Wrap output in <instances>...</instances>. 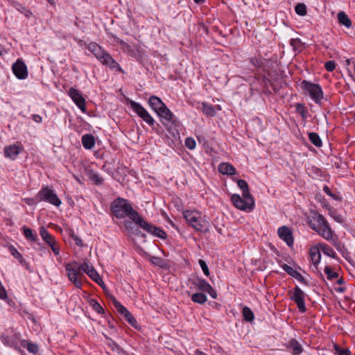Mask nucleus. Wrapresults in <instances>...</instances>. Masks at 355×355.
Here are the masks:
<instances>
[{
	"label": "nucleus",
	"instance_id": "1",
	"mask_svg": "<svg viewBox=\"0 0 355 355\" xmlns=\"http://www.w3.org/2000/svg\"><path fill=\"white\" fill-rule=\"evenodd\" d=\"M110 210L113 216L118 219L128 217L134 221L139 216V213L133 209L130 202L127 199L121 197L111 202Z\"/></svg>",
	"mask_w": 355,
	"mask_h": 355
},
{
	"label": "nucleus",
	"instance_id": "2",
	"mask_svg": "<svg viewBox=\"0 0 355 355\" xmlns=\"http://www.w3.org/2000/svg\"><path fill=\"white\" fill-rule=\"evenodd\" d=\"M86 48L96 57V58L103 64L108 67L110 69H117L118 71L123 73V69L119 63L106 51L103 47L96 42H90L87 44Z\"/></svg>",
	"mask_w": 355,
	"mask_h": 355
},
{
	"label": "nucleus",
	"instance_id": "3",
	"mask_svg": "<svg viewBox=\"0 0 355 355\" xmlns=\"http://www.w3.org/2000/svg\"><path fill=\"white\" fill-rule=\"evenodd\" d=\"M187 223L196 230L207 233L209 230V223L205 216L197 210H187L183 213Z\"/></svg>",
	"mask_w": 355,
	"mask_h": 355
},
{
	"label": "nucleus",
	"instance_id": "4",
	"mask_svg": "<svg viewBox=\"0 0 355 355\" xmlns=\"http://www.w3.org/2000/svg\"><path fill=\"white\" fill-rule=\"evenodd\" d=\"M160 122L170 132L174 134L178 132L181 128V123L178 117L166 106L157 114Z\"/></svg>",
	"mask_w": 355,
	"mask_h": 355
},
{
	"label": "nucleus",
	"instance_id": "5",
	"mask_svg": "<svg viewBox=\"0 0 355 355\" xmlns=\"http://www.w3.org/2000/svg\"><path fill=\"white\" fill-rule=\"evenodd\" d=\"M0 340L4 345L13 348L18 352H22L19 345L21 340V334L14 328H9L3 331H0Z\"/></svg>",
	"mask_w": 355,
	"mask_h": 355
},
{
	"label": "nucleus",
	"instance_id": "6",
	"mask_svg": "<svg viewBox=\"0 0 355 355\" xmlns=\"http://www.w3.org/2000/svg\"><path fill=\"white\" fill-rule=\"evenodd\" d=\"M300 87L304 92L306 94H309L310 98L316 104H321V102L324 98V93L322 87L319 84L304 80L301 82Z\"/></svg>",
	"mask_w": 355,
	"mask_h": 355
},
{
	"label": "nucleus",
	"instance_id": "7",
	"mask_svg": "<svg viewBox=\"0 0 355 355\" xmlns=\"http://www.w3.org/2000/svg\"><path fill=\"white\" fill-rule=\"evenodd\" d=\"M318 223V227L313 226L312 229L315 231L320 236L327 241H333V239L336 237V234L331 228L328 221L320 214H318L315 218Z\"/></svg>",
	"mask_w": 355,
	"mask_h": 355
},
{
	"label": "nucleus",
	"instance_id": "8",
	"mask_svg": "<svg viewBox=\"0 0 355 355\" xmlns=\"http://www.w3.org/2000/svg\"><path fill=\"white\" fill-rule=\"evenodd\" d=\"M114 41L121 46L123 53L135 58L137 61H141L143 55V50L139 44L130 45L119 37L114 36Z\"/></svg>",
	"mask_w": 355,
	"mask_h": 355
},
{
	"label": "nucleus",
	"instance_id": "9",
	"mask_svg": "<svg viewBox=\"0 0 355 355\" xmlns=\"http://www.w3.org/2000/svg\"><path fill=\"white\" fill-rule=\"evenodd\" d=\"M37 197L40 202L44 201L56 207L61 204V200L51 187L43 186L37 193Z\"/></svg>",
	"mask_w": 355,
	"mask_h": 355
},
{
	"label": "nucleus",
	"instance_id": "10",
	"mask_svg": "<svg viewBox=\"0 0 355 355\" xmlns=\"http://www.w3.org/2000/svg\"><path fill=\"white\" fill-rule=\"evenodd\" d=\"M231 201L235 207L243 211H251L254 207V201L252 196L242 198L239 194H232Z\"/></svg>",
	"mask_w": 355,
	"mask_h": 355
},
{
	"label": "nucleus",
	"instance_id": "11",
	"mask_svg": "<svg viewBox=\"0 0 355 355\" xmlns=\"http://www.w3.org/2000/svg\"><path fill=\"white\" fill-rule=\"evenodd\" d=\"M130 106L132 110L151 128H154L155 121L148 112L140 103L134 101H130Z\"/></svg>",
	"mask_w": 355,
	"mask_h": 355
},
{
	"label": "nucleus",
	"instance_id": "12",
	"mask_svg": "<svg viewBox=\"0 0 355 355\" xmlns=\"http://www.w3.org/2000/svg\"><path fill=\"white\" fill-rule=\"evenodd\" d=\"M189 281L196 289L207 293L213 299H216L217 297L216 291L205 279L196 277L191 279Z\"/></svg>",
	"mask_w": 355,
	"mask_h": 355
},
{
	"label": "nucleus",
	"instance_id": "13",
	"mask_svg": "<svg viewBox=\"0 0 355 355\" xmlns=\"http://www.w3.org/2000/svg\"><path fill=\"white\" fill-rule=\"evenodd\" d=\"M306 296V295L304 292L297 286L294 288L291 295V300L297 304V306L301 313H305L306 311L305 306Z\"/></svg>",
	"mask_w": 355,
	"mask_h": 355
},
{
	"label": "nucleus",
	"instance_id": "14",
	"mask_svg": "<svg viewBox=\"0 0 355 355\" xmlns=\"http://www.w3.org/2000/svg\"><path fill=\"white\" fill-rule=\"evenodd\" d=\"M68 96L83 112H86V101L79 90L71 87L68 91Z\"/></svg>",
	"mask_w": 355,
	"mask_h": 355
},
{
	"label": "nucleus",
	"instance_id": "15",
	"mask_svg": "<svg viewBox=\"0 0 355 355\" xmlns=\"http://www.w3.org/2000/svg\"><path fill=\"white\" fill-rule=\"evenodd\" d=\"M14 75L19 80H24L28 77V69L23 60L18 59L12 67Z\"/></svg>",
	"mask_w": 355,
	"mask_h": 355
},
{
	"label": "nucleus",
	"instance_id": "16",
	"mask_svg": "<svg viewBox=\"0 0 355 355\" xmlns=\"http://www.w3.org/2000/svg\"><path fill=\"white\" fill-rule=\"evenodd\" d=\"M79 270L85 272L93 281L96 283L101 284L103 282V280L96 269L93 267V266L89 264L88 263H84L79 266Z\"/></svg>",
	"mask_w": 355,
	"mask_h": 355
},
{
	"label": "nucleus",
	"instance_id": "17",
	"mask_svg": "<svg viewBox=\"0 0 355 355\" xmlns=\"http://www.w3.org/2000/svg\"><path fill=\"white\" fill-rule=\"evenodd\" d=\"M277 234L279 237L284 241L289 247H292L294 243V238L292 231L287 226H282L278 228Z\"/></svg>",
	"mask_w": 355,
	"mask_h": 355
},
{
	"label": "nucleus",
	"instance_id": "18",
	"mask_svg": "<svg viewBox=\"0 0 355 355\" xmlns=\"http://www.w3.org/2000/svg\"><path fill=\"white\" fill-rule=\"evenodd\" d=\"M81 270H72L68 267V279L72 282L76 288H80L83 285L84 275Z\"/></svg>",
	"mask_w": 355,
	"mask_h": 355
},
{
	"label": "nucleus",
	"instance_id": "19",
	"mask_svg": "<svg viewBox=\"0 0 355 355\" xmlns=\"http://www.w3.org/2000/svg\"><path fill=\"white\" fill-rule=\"evenodd\" d=\"M148 103L150 108L157 114L166 107V104L161 100L160 98L154 95L149 98Z\"/></svg>",
	"mask_w": 355,
	"mask_h": 355
},
{
	"label": "nucleus",
	"instance_id": "20",
	"mask_svg": "<svg viewBox=\"0 0 355 355\" xmlns=\"http://www.w3.org/2000/svg\"><path fill=\"white\" fill-rule=\"evenodd\" d=\"M9 252L27 270L31 271L29 263L25 260L22 254L13 245H10Z\"/></svg>",
	"mask_w": 355,
	"mask_h": 355
},
{
	"label": "nucleus",
	"instance_id": "21",
	"mask_svg": "<svg viewBox=\"0 0 355 355\" xmlns=\"http://www.w3.org/2000/svg\"><path fill=\"white\" fill-rule=\"evenodd\" d=\"M22 145L19 142L6 146L4 148L5 155H18L21 153Z\"/></svg>",
	"mask_w": 355,
	"mask_h": 355
},
{
	"label": "nucleus",
	"instance_id": "22",
	"mask_svg": "<svg viewBox=\"0 0 355 355\" xmlns=\"http://www.w3.org/2000/svg\"><path fill=\"white\" fill-rule=\"evenodd\" d=\"M133 222H135L137 225L146 230L147 232L153 234V228H155V226L144 220V218L139 214Z\"/></svg>",
	"mask_w": 355,
	"mask_h": 355
},
{
	"label": "nucleus",
	"instance_id": "23",
	"mask_svg": "<svg viewBox=\"0 0 355 355\" xmlns=\"http://www.w3.org/2000/svg\"><path fill=\"white\" fill-rule=\"evenodd\" d=\"M282 268L284 269L285 272H286L291 277L295 278L297 280H298L300 282H304V277L296 270L293 268L291 266L284 263L282 266Z\"/></svg>",
	"mask_w": 355,
	"mask_h": 355
},
{
	"label": "nucleus",
	"instance_id": "24",
	"mask_svg": "<svg viewBox=\"0 0 355 355\" xmlns=\"http://www.w3.org/2000/svg\"><path fill=\"white\" fill-rule=\"evenodd\" d=\"M21 230L26 240L33 243H36L38 241L37 234L31 228L24 225L22 227Z\"/></svg>",
	"mask_w": 355,
	"mask_h": 355
},
{
	"label": "nucleus",
	"instance_id": "25",
	"mask_svg": "<svg viewBox=\"0 0 355 355\" xmlns=\"http://www.w3.org/2000/svg\"><path fill=\"white\" fill-rule=\"evenodd\" d=\"M19 346L26 348L31 354H37L39 351L38 345L35 343L28 341V340H21Z\"/></svg>",
	"mask_w": 355,
	"mask_h": 355
},
{
	"label": "nucleus",
	"instance_id": "26",
	"mask_svg": "<svg viewBox=\"0 0 355 355\" xmlns=\"http://www.w3.org/2000/svg\"><path fill=\"white\" fill-rule=\"evenodd\" d=\"M218 171L223 175H234L236 173V168L232 164L225 162L220 164Z\"/></svg>",
	"mask_w": 355,
	"mask_h": 355
},
{
	"label": "nucleus",
	"instance_id": "27",
	"mask_svg": "<svg viewBox=\"0 0 355 355\" xmlns=\"http://www.w3.org/2000/svg\"><path fill=\"white\" fill-rule=\"evenodd\" d=\"M82 144L85 148L91 149L95 144L94 137L91 134H86L82 137Z\"/></svg>",
	"mask_w": 355,
	"mask_h": 355
},
{
	"label": "nucleus",
	"instance_id": "28",
	"mask_svg": "<svg viewBox=\"0 0 355 355\" xmlns=\"http://www.w3.org/2000/svg\"><path fill=\"white\" fill-rule=\"evenodd\" d=\"M309 255L311 262L314 266H317L321 259L320 248H311L309 251Z\"/></svg>",
	"mask_w": 355,
	"mask_h": 355
},
{
	"label": "nucleus",
	"instance_id": "29",
	"mask_svg": "<svg viewBox=\"0 0 355 355\" xmlns=\"http://www.w3.org/2000/svg\"><path fill=\"white\" fill-rule=\"evenodd\" d=\"M288 348L292 350L293 355H300L303 351L302 345L295 339L291 340Z\"/></svg>",
	"mask_w": 355,
	"mask_h": 355
},
{
	"label": "nucleus",
	"instance_id": "30",
	"mask_svg": "<svg viewBox=\"0 0 355 355\" xmlns=\"http://www.w3.org/2000/svg\"><path fill=\"white\" fill-rule=\"evenodd\" d=\"M40 234L42 239L49 245L55 241V238L44 227L40 228Z\"/></svg>",
	"mask_w": 355,
	"mask_h": 355
},
{
	"label": "nucleus",
	"instance_id": "31",
	"mask_svg": "<svg viewBox=\"0 0 355 355\" xmlns=\"http://www.w3.org/2000/svg\"><path fill=\"white\" fill-rule=\"evenodd\" d=\"M320 250L327 256L335 258L336 257V253L333 250L332 248H331L329 245L327 243H320L319 244Z\"/></svg>",
	"mask_w": 355,
	"mask_h": 355
},
{
	"label": "nucleus",
	"instance_id": "32",
	"mask_svg": "<svg viewBox=\"0 0 355 355\" xmlns=\"http://www.w3.org/2000/svg\"><path fill=\"white\" fill-rule=\"evenodd\" d=\"M237 182L238 187L242 190V196L248 197L252 196L250 193L248 184L244 180H235Z\"/></svg>",
	"mask_w": 355,
	"mask_h": 355
},
{
	"label": "nucleus",
	"instance_id": "33",
	"mask_svg": "<svg viewBox=\"0 0 355 355\" xmlns=\"http://www.w3.org/2000/svg\"><path fill=\"white\" fill-rule=\"evenodd\" d=\"M191 300L195 303L202 304L207 302V297L203 293H196L191 295Z\"/></svg>",
	"mask_w": 355,
	"mask_h": 355
},
{
	"label": "nucleus",
	"instance_id": "34",
	"mask_svg": "<svg viewBox=\"0 0 355 355\" xmlns=\"http://www.w3.org/2000/svg\"><path fill=\"white\" fill-rule=\"evenodd\" d=\"M338 19L340 24L344 25L347 28H349L352 26L351 19L344 12H340L338 13Z\"/></svg>",
	"mask_w": 355,
	"mask_h": 355
},
{
	"label": "nucleus",
	"instance_id": "35",
	"mask_svg": "<svg viewBox=\"0 0 355 355\" xmlns=\"http://www.w3.org/2000/svg\"><path fill=\"white\" fill-rule=\"evenodd\" d=\"M201 110L203 114H206L207 116H213L216 114L214 107L211 104H208L207 103H202Z\"/></svg>",
	"mask_w": 355,
	"mask_h": 355
},
{
	"label": "nucleus",
	"instance_id": "36",
	"mask_svg": "<svg viewBox=\"0 0 355 355\" xmlns=\"http://www.w3.org/2000/svg\"><path fill=\"white\" fill-rule=\"evenodd\" d=\"M242 315L244 320L247 322H252L254 318V315L252 311L248 306H245L242 311Z\"/></svg>",
	"mask_w": 355,
	"mask_h": 355
},
{
	"label": "nucleus",
	"instance_id": "37",
	"mask_svg": "<svg viewBox=\"0 0 355 355\" xmlns=\"http://www.w3.org/2000/svg\"><path fill=\"white\" fill-rule=\"evenodd\" d=\"M323 191L327 195L330 196L334 200L338 201V202H340L342 200V196L340 195V193H333L328 186H327V185L324 186Z\"/></svg>",
	"mask_w": 355,
	"mask_h": 355
},
{
	"label": "nucleus",
	"instance_id": "38",
	"mask_svg": "<svg viewBox=\"0 0 355 355\" xmlns=\"http://www.w3.org/2000/svg\"><path fill=\"white\" fill-rule=\"evenodd\" d=\"M309 139L313 144L315 146L319 147L322 145V141L320 136L315 132L309 133Z\"/></svg>",
	"mask_w": 355,
	"mask_h": 355
},
{
	"label": "nucleus",
	"instance_id": "39",
	"mask_svg": "<svg viewBox=\"0 0 355 355\" xmlns=\"http://www.w3.org/2000/svg\"><path fill=\"white\" fill-rule=\"evenodd\" d=\"M329 214L335 221L339 223H343L344 222L343 216L332 207L329 210Z\"/></svg>",
	"mask_w": 355,
	"mask_h": 355
},
{
	"label": "nucleus",
	"instance_id": "40",
	"mask_svg": "<svg viewBox=\"0 0 355 355\" xmlns=\"http://www.w3.org/2000/svg\"><path fill=\"white\" fill-rule=\"evenodd\" d=\"M334 349L336 355H351V352L347 348H341L338 345L334 344Z\"/></svg>",
	"mask_w": 355,
	"mask_h": 355
},
{
	"label": "nucleus",
	"instance_id": "41",
	"mask_svg": "<svg viewBox=\"0 0 355 355\" xmlns=\"http://www.w3.org/2000/svg\"><path fill=\"white\" fill-rule=\"evenodd\" d=\"M324 272L329 280H333L334 279L338 277V273L336 272H333L331 267L329 266H325Z\"/></svg>",
	"mask_w": 355,
	"mask_h": 355
},
{
	"label": "nucleus",
	"instance_id": "42",
	"mask_svg": "<svg viewBox=\"0 0 355 355\" xmlns=\"http://www.w3.org/2000/svg\"><path fill=\"white\" fill-rule=\"evenodd\" d=\"M295 12L300 15L304 16L306 14V6L304 3H297L295 7Z\"/></svg>",
	"mask_w": 355,
	"mask_h": 355
},
{
	"label": "nucleus",
	"instance_id": "43",
	"mask_svg": "<svg viewBox=\"0 0 355 355\" xmlns=\"http://www.w3.org/2000/svg\"><path fill=\"white\" fill-rule=\"evenodd\" d=\"M90 305L92 307L93 310L99 314L104 313V309L101 306V305L96 300H92L90 302Z\"/></svg>",
	"mask_w": 355,
	"mask_h": 355
},
{
	"label": "nucleus",
	"instance_id": "44",
	"mask_svg": "<svg viewBox=\"0 0 355 355\" xmlns=\"http://www.w3.org/2000/svg\"><path fill=\"white\" fill-rule=\"evenodd\" d=\"M153 235L160 239H165L166 237V232L161 228L156 226L153 228Z\"/></svg>",
	"mask_w": 355,
	"mask_h": 355
},
{
	"label": "nucleus",
	"instance_id": "45",
	"mask_svg": "<svg viewBox=\"0 0 355 355\" xmlns=\"http://www.w3.org/2000/svg\"><path fill=\"white\" fill-rule=\"evenodd\" d=\"M24 201L26 204L29 206L36 205L40 202L39 198L37 197V193L33 198H26L24 199Z\"/></svg>",
	"mask_w": 355,
	"mask_h": 355
},
{
	"label": "nucleus",
	"instance_id": "46",
	"mask_svg": "<svg viewBox=\"0 0 355 355\" xmlns=\"http://www.w3.org/2000/svg\"><path fill=\"white\" fill-rule=\"evenodd\" d=\"M150 261L153 265L157 266L159 267L163 268L164 266V261L162 259L157 257H151L150 258Z\"/></svg>",
	"mask_w": 355,
	"mask_h": 355
},
{
	"label": "nucleus",
	"instance_id": "47",
	"mask_svg": "<svg viewBox=\"0 0 355 355\" xmlns=\"http://www.w3.org/2000/svg\"><path fill=\"white\" fill-rule=\"evenodd\" d=\"M316 199L321 203L322 206L328 211L331 208V205L329 204L327 200L322 196H317Z\"/></svg>",
	"mask_w": 355,
	"mask_h": 355
},
{
	"label": "nucleus",
	"instance_id": "48",
	"mask_svg": "<svg viewBox=\"0 0 355 355\" xmlns=\"http://www.w3.org/2000/svg\"><path fill=\"white\" fill-rule=\"evenodd\" d=\"M125 319L129 322L130 325L134 327H136L137 322L136 319L132 316V315L129 311L127 314L124 315Z\"/></svg>",
	"mask_w": 355,
	"mask_h": 355
},
{
	"label": "nucleus",
	"instance_id": "49",
	"mask_svg": "<svg viewBox=\"0 0 355 355\" xmlns=\"http://www.w3.org/2000/svg\"><path fill=\"white\" fill-rule=\"evenodd\" d=\"M196 145V141L192 137H188L185 140V146L187 148L193 150L195 148Z\"/></svg>",
	"mask_w": 355,
	"mask_h": 355
},
{
	"label": "nucleus",
	"instance_id": "50",
	"mask_svg": "<svg viewBox=\"0 0 355 355\" xmlns=\"http://www.w3.org/2000/svg\"><path fill=\"white\" fill-rule=\"evenodd\" d=\"M89 178L97 185H99L103 182V178L96 173H91Z\"/></svg>",
	"mask_w": 355,
	"mask_h": 355
},
{
	"label": "nucleus",
	"instance_id": "51",
	"mask_svg": "<svg viewBox=\"0 0 355 355\" xmlns=\"http://www.w3.org/2000/svg\"><path fill=\"white\" fill-rule=\"evenodd\" d=\"M199 265L200 266L202 270L203 271V273L208 277L209 275V270L208 266L207 265L206 262L202 259L198 260Z\"/></svg>",
	"mask_w": 355,
	"mask_h": 355
},
{
	"label": "nucleus",
	"instance_id": "52",
	"mask_svg": "<svg viewBox=\"0 0 355 355\" xmlns=\"http://www.w3.org/2000/svg\"><path fill=\"white\" fill-rule=\"evenodd\" d=\"M115 306L118 312L123 316L129 312V311L119 302H115Z\"/></svg>",
	"mask_w": 355,
	"mask_h": 355
},
{
	"label": "nucleus",
	"instance_id": "53",
	"mask_svg": "<svg viewBox=\"0 0 355 355\" xmlns=\"http://www.w3.org/2000/svg\"><path fill=\"white\" fill-rule=\"evenodd\" d=\"M324 68L327 71L331 72L336 69V63L333 60H329L325 62Z\"/></svg>",
	"mask_w": 355,
	"mask_h": 355
},
{
	"label": "nucleus",
	"instance_id": "54",
	"mask_svg": "<svg viewBox=\"0 0 355 355\" xmlns=\"http://www.w3.org/2000/svg\"><path fill=\"white\" fill-rule=\"evenodd\" d=\"M295 107L297 112L300 114L302 117L306 115V110L303 104L297 103Z\"/></svg>",
	"mask_w": 355,
	"mask_h": 355
},
{
	"label": "nucleus",
	"instance_id": "55",
	"mask_svg": "<svg viewBox=\"0 0 355 355\" xmlns=\"http://www.w3.org/2000/svg\"><path fill=\"white\" fill-rule=\"evenodd\" d=\"M290 45L293 47V49H297L301 46V40L299 38H292L290 40Z\"/></svg>",
	"mask_w": 355,
	"mask_h": 355
},
{
	"label": "nucleus",
	"instance_id": "56",
	"mask_svg": "<svg viewBox=\"0 0 355 355\" xmlns=\"http://www.w3.org/2000/svg\"><path fill=\"white\" fill-rule=\"evenodd\" d=\"M250 63L254 68H259L261 67L262 62L261 60L257 57H252L250 59Z\"/></svg>",
	"mask_w": 355,
	"mask_h": 355
},
{
	"label": "nucleus",
	"instance_id": "57",
	"mask_svg": "<svg viewBox=\"0 0 355 355\" xmlns=\"http://www.w3.org/2000/svg\"><path fill=\"white\" fill-rule=\"evenodd\" d=\"M70 236L71 237V239L74 241L75 242V244L78 246H82L83 245V241L81 240V239L80 237H78V236L75 235L74 233H71L70 234Z\"/></svg>",
	"mask_w": 355,
	"mask_h": 355
},
{
	"label": "nucleus",
	"instance_id": "58",
	"mask_svg": "<svg viewBox=\"0 0 355 355\" xmlns=\"http://www.w3.org/2000/svg\"><path fill=\"white\" fill-rule=\"evenodd\" d=\"M49 246L51 247L52 251L53 252V253L55 255H58L59 254V253H60V248L57 245L56 241H55L53 243H51V245H49Z\"/></svg>",
	"mask_w": 355,
	"mask_h": 355
},
{
	"label": "nucleus",
	"instance_id": "59",
	"mask_svg": "<svg viewBox=\"0 0 355 355\" xmlns=\"http://www.w3.org/2000/svg\"><path fill=\"white\" fill-rule=\"evenodd\" d=\"M8 297L7 291L2 284L0 285V299L5 300Z\"/></svg>",
	"mask_w": 355,
	"mask_h": 355
},
{
	"label": "nucleus",
	"instance_id": "60",
	"mask_svg": "<svg viewBox=\"0 0 355 355\" xmlns=\"http://www.w3.org/2000/svg\"><path fill=\"white\" fill-rule=\"evenodd\" d=\"M334 245L336 247V248L338 250H340V246H341V243L340 242L338 241V238H337V236H336V237H334L333 239V241H331Z\"/></svg>",
	"mask_w": 355,
	"mask_h": 355
},
{
	"label": "nucleus",
	"instance_id": "61",
	"mask_svg": "<svg viewBox=\"0 0 355 355\" xmlns=\"http://www.w3.org/2000/svg\"><path fill=\"white\" fill-rule=\"evenodd\" d=\"M123 225H124V227L128 230H130L132 229V227H133V223L132 222L130 221V220H124L123 221Z\"/></svg>",
	"mask_w": 355,
	"mask_h": 355
},
{
	"label": "nucleus",
	"instance_id": "62",
	"mask_svg": "<svg viewBox=\"0 0 355 355\" xmlns=\"http://www.w3.org/2000/svg\"><path fill=\"white\" fill-rule=\"evenodd\" d=\"M33 119L37 122V123H41L42 122V116H40V115L38 114H33Z\"/></svg>",
	"mask_w": 355,
	"mask_h": 355
},
{
	"label": "nucleus",
	"instance_id": "63",
	"mask_svg": "<svg viewBox=\"0 0 355 355\" xmlns=\"http://www.w3.org/2000/svg\"><path fill=\"white\" fill-rule=\"evenodd\" d=\"M37 245L38 246V248H35V249L38 250H40V251H45L46 250V247L44 246L42 243H37Z\"/></svg>",
	"mask_w": 355,
	"mask_h": 355
},
{
	"label": "nucleus",
	"instance_id": "64",
	"mask_svg": "<svg viewBox=\"0 0 355 355\" xmlns=\"http://www.w3.org/2000/svg\"><path fill=\"white\" fill-rule=\"evenodd\" d=\"M336 291L339 293H344L346 291L345 287H339L336 289Z\"/></svg>",
	"mask_w": 355,
	"mask_h": 355
}]
</instances>
